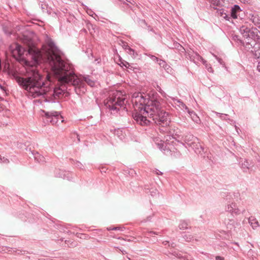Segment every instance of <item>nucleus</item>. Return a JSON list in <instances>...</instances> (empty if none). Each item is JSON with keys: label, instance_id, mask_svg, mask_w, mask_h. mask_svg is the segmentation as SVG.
Wrapping results in <instances>:
<instances>
[{"label": "nucleus", "instance_id": "obj_1", "mask_svg": "<svg viewBox=\"0 0 260 260\" xmlns=\"http://www.w3.org/2000/svg\"><path fill=\"white\" fill-rule=\"evenodd\" d=\"M22 42L25 47L15 43L10 46V49L13 56L19 58L26 66V77L17 76L15 79L19 85L27 91L28 96L60 98L66 93L67 86H73L77 94L85 92V83L75 75L72 66L62 60L55 53H48V60L52 72L61 85L54 88L51 85L49 80L45 81L37 69L41 57L40 51L36 48L34 41L28 36H23Z\"/></svg>", "mask_w": 260, "mask_h": 260}, {"label": "nucleus", "instance_id": "obj_2", "mask_svg": "<svg viewBox=\"0 0 260 260\" xmlns=\"http://www.w3.org/2000/svg\"><path fill=\"white\" fill-rule=\"evenodd\" d=\"M163 99L157 92L146 94L143 92H135L132 96V102L135 112L134 119L141 125H148L154 123L158 126L160 132H170L171 117L162 109Z\"/></svg>", "mask_w": 260, "mask_h": 260}, {"label": "nucleus", "instance_id": "obj_3", "mask_svg": "<svg viewBox=\"0 0 260 260\" xmlns=\"http://www.w3.org/2000/svg\"><path fill=\"white\" fill-rule=\"evenodd\" d=\"M127 102L125 98L122 95V92L115 91L112 94H110L105 103V106L111 112L117 113L120 108L125 105Z\"/></svg>", "mask_w": 260, "mask_h": 260}, {"label": "nucleus", "instance_id": "obj_4", "mask_svg": "<svg viewBox=\"0 0 260 260\" xmlns=\"http://www.w3.org/2000/svg\"><path fill=\"white\" fill-rule=\"evenodd\" d=\"M239 31L243 37L247 40L252 39L260 42V32L256 28H250L245 25L240 27Z\"/></svg>", "mask_w": 260, "mask_h": 260}, {"label": "nucleus", "instance_id": "obj_5", "mask_svg": "<svg viewBox=\"0 0 260 260\" xmlns=\"http://www.w3.org/2000/svg\"><path fill=\"white\" fill-rule=\"evenodd\" d=\"M45 115L43 117V120H46V123H51L52 124H57L59 120H61V122H63V117L60 115V113L56 111L45 112Z\"/></svg>", "mask_w": 260, "mask_h": 260}, {"label": "nucleus", "instance_id": "obj_6", "mask_svg": "<svg viewBox=\"0 0 260 260\" xmlns=\"http://www.w3.org/2000/svg\"><path fill=\"white\" fill-rule=\"evenodd\" d=\"M225 211L230 213L233 216H237L240 214H244L245 209L242 207H238L234 202H228L224 207Z\"/></svg>", "mask_w": 260, "mask_h": 260}, {"label": "nucleus", "instance_id": "obj_7", "mask_svg": "<svg viewBox=\"0 0 260 260\" xmlns=\"http://www.w3.org/2000/svg\"><path fill=\"white\" fill-rule=\"evenodd\" d=\"M183 140L185 144L189 147H193V143L198 142V138L194 137L190 134H187L183 137Z\"/></svg>", "mask_w": 260, "mask_h": 260}, {"label": "nucleus", "instance_id": "obj_8", "mask_svg": "<svg viewBox=\"0 0 260 260\" xmlns=\"http://www.w3.org/2000/svg\"><path fill=\"white\" fill-rule=\"evenodd\" d=\"M258 43H260V42H258L252 39H250L249 40H247L245 43L244 42V44H242L241 45L243 46L246 50L252 53V50L254 49V46H256Z\"/></svg>", "mask_w": 260, "mask_h": 260}, {"label": "nucleus", "instance_id": "obj_9", "mask_svg": "<svg viewBox=\"0 0 260 260\" xmlns=\"http://www.w3.org/2000/svg\"><path fill=\"white\" fill-rule=\"evenodd\" d=\"M241 11V10L238 5H234V6L231 9L230 14V18L232 17L234 19H236L238 16V13H240Z\"/></svg>", "mask_w": 260, "mask_h": 260}, {"label": "nucleus", "instance_id": "obj_10", "mask_svg": "<svg viewBox=\"0 0 260 260\" xmlns=\"http://www.w3.org/2000/svg\"><path fill=\"white\" fill-rule=\"evenodd\" d=\"M192 146H193V147H191V148L194 150V152L196 153L202 154V152H204V148L200 144L198 138V142L196 143H193Z\"/></svg>", "mask_w": 260, "mask_h": 260}, {"label": "nucleus", "instance_id": "obj_11", "mask_svg": "<svg viewBox=\"0 0 260 260\" xmlns=\"http://www.w3.org/2000/svg\"><path fill=\"white\" fill-rule=\"evenodd\" d=\"M190 58L191 60H193L195 63H198L199 61H202L203 64L206 63V60H204L202 56L197 53L190 56Z\"/></svg>", "mask_w": 260, "mask_h": 260}, {"label": "nucleus", "instance_id": "obj_12", "mask_svg": "<svg viewBox=\"0 0 260 260\" xmlns=\"http://www.w3.org/2000/svg\"><path fill=\"white\" fill-rule=\"evenodd\" d=\"M183 107H185V109L186 110H187V111H188V113L189 114L192 120L194 122H195L196 123H198L200 121V119L199 117L197 116V115L196 114V113L194 112H193V111H190L189 110L188 108L187 107V106H185V105H184V104H183Z\"/></svg>", "mask_w": 260, "mask_h": 260}, {"label": "nucleus", "instance_id": "obj_13", "mask_svg": "<svg viewBox=\"0 0 260 260\" xmlns=\"http://www.w3.org/2000/svg\"><path fill=\"white\" fill-rule=\"evenodd\" d=\"M252 53L255 58L260 59V43H258L256 46H254Z\"/></svg>", "mask_w": 260, "mask_h": 260}, {"label": "nucleus", "instance_id": "obj_14", "mask_svg": "<svg viewBox=\"0 0 260 260\" xmlns=\"http://www.w3.org/2000/svg\"><path fill=\"white\" fill-rule=\"evenodd\" d=\"M35 159L38 162L43 163L45 161V157L38 152H32Z\"/></svg>", "mask_w": 260, "mask_h": 260}, {"label": "nucleus", "instance_id": "obj_15", "mask_svg": "<svg viewBox=\"0 0 260 260\" xmlns=\"http://www.w3.org/2000/svg\"><path fill=\"white\" fill-rule=\"evenodd\" d=\"M217 13L221 17H223L226 20L230 19V14L227 13V11L223 9H217Z\"/></svg>", "mask_w": 260, "mask_h": 260}, {"label": "nucleus", "instance_id": "obj_16", "mask_svg": "<svg viewBox=\"0 0 260 260\" xmlns=\"http://www.w3.org/2000/svg\"><path fill=\"white\" fill-rule=\"evenodd\" d=\"M249 222L252 228L254 229L259 226L258 222L257 220L252 217L249 218Z\"/></svg>", "mask_w": 260, "mask_h": 260}, {"label": "nucleus", "instance_id": "obj_17", "mask_svg": "<svg viewBox=\"0 0 260 260\" xmlns=\"http://www.w3.org/2000/svg\"><path fill=\"white\" fill-rule=\"evenodd\" d=\"M189 222L186 220H181L178 225L179 228L180 230L187 229Z\"/></svg>", "mask_w": 260, "mask_h": 260}, {"label": "nucleus", "instance_id": "obj_18", "mask_svg": "<svg viewBox=\"0 0 260 260\" xmlns=\"http://www.w3.org/2000/svg\"><path fill=\"white\" fill-rule=\"evenodd\" d=\"M251 163H249L247 160H244L243 162L241 164V168L243 170L244 172H246L247 170H249L251 167Z\"/></svg>", "mask_w": 260, "mask_h": 260}, {"label": "nucleus", "instance_id": "obj_19", "mask_svg": "<svg viewBox=\"0 0 260 260\" xmlns=\"http://www.w3.org/2000/svg\"><path fill=\"white\" fill-rule=\"evenodd\" d=\"M210 3L215 6H222L224 0H208Z\"/></svg>", "mask_w": 260, "mask_h": 260}, {"label": "nucleus", "instance_id": "obj_20", "mask_svg": "<svg viewBox=\"0 0 260 260\" xmlns=\"http://www.w3.org/2000/svg\"><path fill=\"white\" fill-rule=\"evenodd\" d=\"M158 148L161 151H169V149L167 148V145L164 143V142L161 141H160V143H157V144Z\"/></svg>", "mask_w": 260, "mask_h": 260}, {"label": "nucleus", "instance_id": "obj_21", "mask_svg": "<svg viewBox=\"0 0 260 260\" xmlns=\"http://www.w3.org/2000/svg\"><path fill=\"white\" fill-rule=\"evenodd\" d=\"M173 48H175L180 52H184L185 51V49L178 42H174L173 44Z\"/></svg>", "mask_w": 260, "mask_h": 260}, {"label": "nucleus", "instance_id": "obj_22", "mask_svg": "<svg viewBox=\"0 0 260 260\" xmlns=\"http://www.w3.org/2000/svg\"><path fill=\"white\" fill-rule=\"evenodd\" d=\"M251 20L255 25L260 24V17L258 16L252 15L251 16Z\"/></svg>", "mask_w": 260, "mask_h": 260}, {"label": "nucleus", "instance_id": "obj_23", "mask_svg": "<svg viewBox=\"0 0 260 260\" xmlns=\"http://www.w3.org/2000/svg\"><path fill=\"white\" fill-rule=\"evenodd\" d=\"M232 40L237 43H238L239 44L242 45L244 44V42L241 40L240 38V37L238 35H235L232 36Z\"/></svg>", "mask_w": 260, "mask_h": 260}, {"label": "nucleus", "instance_id": "obj_24", "mask_svg": "<svg viewBox=\"0 0 260 260\" xmlns=\"http://www.w3.org/2000/svg\"><path fill=\"white\" fill-rule=\"evenodd\" d=\"M47 45L51 49H54L55 47V45L53 41L51 39H48L47 42Z\"/></svg>", "mask_w": 260, "mask_h": 260}, {"label": "nucleus", "instance_id": "obj_25", "mask_svg": "<svg viewBox=\"0 0 260 260\" xmlns=\"http://www.w3.org/2000/svg\"><path fill=\"white\" fill-rule=\"evenodd\" d=\"M183 238L186 241L189 242L193 239V236L190 234H186L183 236Z\"/></svg>", "mask_w": 260, "mask_h": 260}, {"label": "nucleus", "instance_id": "obj_26", "mask_svg": "<svg viewBox=\"0 0 260 260\" xmlns=\"http://www.w3.org/2000/svg\"><path fill=\"white\" fill-rule=\"evenodd\" d=\"M158 62L159 66L162 68H166L167 66L166 62L163 60L159 59Z\"/></svg>", "mask_w": 260, "mask_h": 260}, {"label": "nucleus", "instance_id": "obj_27", "mask_svg": "<svg viewBox=\"0 0 260 260\" xmlns=\"http://www.w3.org/2000/svg\"><path fill=\"white\" fill-rule=\"evenodd\" d=\"M0 162H1L8 164V163L9 162V160L7 158H5L4 156H2L0 155Z\"/></svg>", "mask_w": 260, "mask_h": 260}, {"label": "nucleus", "instance_id": "obj_28", "mask_svg": "<svg viewBox=\"0 0 260 260\" xmlns=\"http://www.w3.org/2000/svg\"><path fill=\"white\" fill-rule=\"evenodd\" d=\"M224 222L225 224H226L227 225H232L234 223V220L233 219H231V220H226V219H225L224 221Z\"/></svg>", "mask_w": 260, "mask_h": 260}, {"label": "nucleus", "instance_id": "obj_29", "mask_svg": "<svg viewBox=\"0 0 260 260\" xmlns=\"http://www.w3.org/2000/svg\"><path fill=\"white\" fill-rule=\"evenodd\" d=\"M151 234L157 235L158 234L157 233H156L155 232L150 231L147 232L145 234V235L146 237H148V236H151Z\"/></svg>", "mask_w": 260, "mask_h": 260}, {"label": "nucleus", "instance_id": "obj_30", "mask_svg": "<svg viewBox=\"0 0 260 260\" xmlns=\"http://www.w3.org/2000/svg\"><path fill=\"white\" fill-rule=\"evenodd\" d=\"M85 81L90 86H92L93 85H94V83L93 82L89 79H87L86 78H85Z\"/></svg>", "mask_w": 260, "mask_h": 260}, {"label": "nucleus", "instance_id": "obj_31", "mask_svg": "<svg viewBox=\"0 0 260 260\" xmlns=\"http://www.w3.org/2000/svg\"><path fill=\"white\" fill-rule=\"evenodd\" d=\"M215 57L220 64L222 65L223 67H225V63L221 58L217 57V56H215Z\"/></svg>", "mask_w": 260, "mask_h": 260}, {"label": "nucleus", "instance_id": "obj_32", "mask_svg": "<svg viewBox=\"0 0 260 260\" xmlns=\"http://www.w3.org/2000/svg\"><path fill=\"white\" fill-rule=\"evenodd\" d=\"M150 192L152 196H155L158 193L157 190L154 188H151Z\"/></svg>", "mask_w": 260, "mask_h": 260}, {"label": "nucleus", "instance_id": "obj_33", "mask_svg": "<svg viewBox=\"0 0 260 260\" xmlns=\"http://www.w3.org/2000/svg\"><path fill=\"white\" fill-rule=\"evenodd\" d=\"M206 67V68L207 69V70L209 72H213V70H212V67L210 66V64H208L207 63V62L206 61V63L205 64H204Z\"/></svg>", "mask_w": 260, "mask_h": 260}, {"label": "nucleus", "instance_id": "obj_34", "mask_svg": "<svg viewBox=\"0 0 260 260\" xmlns=\"http://www.w3.org/2000/svg\"><path fill=\"white\" fill-rule=\"evenodd\" d=\"M150 57L151 58L152 60L157 62H158L159 60V59L158 57L152 55H150Z\"/></svg>", "mask_w": 260, "mask_h": 260}, {"label": "nucleus", "instance_id": "obj_35", "mask_svg": "<svg viewBox=\"0 0 260 260\" xmlns=\"http://www.w3.org/2000/svg\"><path fill=\"white\" fill-rule=\"evenodd\" d=\"M127 49H128V52L129 54H130L131 55L134 54L135 51L133 49L129 47H128Z\"/></svg>", "mask_w": 260, "mask_h": 260}, {"label": "nucleus", "instance_id": "obj_36", "mask_svg": "<svg viewBox=\"0 0 260 260\" xmlns=\"http://www.w3.org/2000/svg\"><path fill=\"white\" fill-rule=\"evenodd\" d=\"M76 236L77 237L80 238H82L83 237L85 236L84 234H80V233H77Z\"/></svg>", "mask_w": 260, "mask_h": 260}, {"label": "nucleus", "instance_id": "obj_37", "mask_svg": "<svg viewBox=\"0 0 260 260\" xmlns=\"http://www.w3.org/2000/svg\"><path fill=\"white\" fill-rule=\"evenodd\" d=\"M121 230V228L120 227H119V226H117V227H114L111 229H109V230Z\"/></svg>", "mask_w": 260, "mask_h": 260}, {"label": "nucleus", "instance_id": "obj_38", "mask_svg": "<svg viewBox=\"0 0 260 260\" xmlns=\"http://www.w3.org/2000/svg\"><path fill=\"white\" fill-rule=\"evenodd\" d=\"M256 69L260 73V61L258 62Z\"/></svg>", "mask_w": 260, "mask_h": 260}, {"label": "nucleus", "instance_id": "obj_39", "mask_svg": "<svg viewBox=\"0 0 260 260\" xmlns=\"http://www.w3.org/2000/svg\"><path fill=\"white\" fill-rule=\"evenodd\" d=\"M155 172H156V174H157V175H162V173L161 172H160V171H159L158 170H156Z\"/></svg>", "mask_w": 260, "mask_h": 260}, {"label": "nucleus", "instance_id": "obj_40", "mask_svg": "<svg viewBox=\"0 0 260 260\" xmlns=\"http://www.w3.org/2000/svg\"><path fill=\"white\" fill-rule=\"evenodd\" d=\"M220 114V117H221V118H223L224 117L227 116L226 114Z\"/></svg>", "mask_w": 260, "mask_h": 260}, {"label": "nucleus", "instance_id": "obj_41", "mask_svg": "<svg viewBox=\"0 0 260 260\" xmlns=\"http://www.w3.org/2000/svg\"><path fill=\"white\" fill-rule=\"evenodd\" d=\"M120 250L121 251V252H122V253L123 254H125V253H126V252L125 250H122L120 249Z\"/></svg>", "mask_w": 260, "mask_h": 260}, {"label": "nucleus", "instance_id": "obj_42", "mask_svg": "<svg viewBox=\"0 0 260 260\" xmlns=\"http://www.w3.org/2000/svg\"><path fill=\"white\" fill-rule=\"evenodd\" d=\"M235 128H236V131H237V133H238V127H237L236 125H235Z\"/></svg>", "mask_w": 260, "mask_h": 260}, {"label": "nucleus", "instance_id": "obj_43", "mask_svg": "<svg viewBox=\"0 0 260 260\" xmlns=\"http://www.w3.org/2000/svg\"><path fill=\"white\" fill-rule=\"evenodd\" d=\"M77 138H78V141L79 142H80V138H79V135H77Z\"/></svg>", "mask_w": 260, "mask_h": 260}, {"label": "nucleus", "instance_id": "obj_44", "mask_svg": "<svg viewBox=\"0 0 260 260\" xmlns=\"http://www.w3.org/2000/svg\"><path fill=\"white\" fill-rule=\"evenodd\" d=\"M103 170H102L101 172H105V170H104V169H103Z\"/></svg>", "mask_w": 260, "mask_h": 260}, {"label": "nucleus", "instance_id": "obj_45", "mask_svg": "<svg viewBox=\"0 0 260 260\" xmlns=\"http://www.w3.org/2000/svg\"><path fill=\"white\" fill-rule=\"evenodd\" d=\"M232 122H233V124H235V121H233V120H231Z\"/></svg>", "mask_w": 260, "mask_h": 260}]
</instances>
